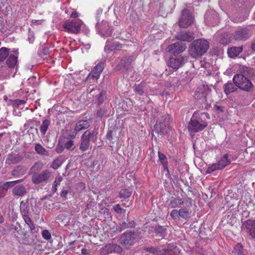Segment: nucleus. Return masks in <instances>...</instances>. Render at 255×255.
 Here are the masks:
<instances>
[{
  "label": "nucleus",
  "mask_w": 255,
  "mask_h": 255,
  "mask_svg": "<svg viewBox=\"0 0 255 255\" xmlns=\"http://www.w3.org/2000/svg\"><path fill=\"white\" fill-rule=\"evenodd\" d=\"M254 72L250 67H243L242 73L235 74L233 81L238 88L246 92H250L254 89V86L248 77L252 76Z\"/></svg>",
  "instance_id": "1"
},
{
  "label": "nucleus",
  "mask_w": 255,
  "mask_h": 255,
  "mask_svg": "<svg viewBox=\"0 0 255 255\" xmlns=\"http://www.w3.org/2000/svg\"><path fill=\"white\" fill-rule=\"evenodd\" d=\"M209 47V42L204 39H196L190 44L189 52L193 58H198L203 55Z\"/></svg>",
  "instance_id": "2"
},
{
  "label": "nucleus",
  "mask_w": 255,
  "mask_h": 255,
  "mask_svg": "<svg viewBox=\"0 0 255 255\" xmlns=\"http://www.w3.org/2000/svg\"><path fill=\"white\" fill-rule=\"evenodd\" d=\"M144 250L155 255H178L180 252L178 248L172 244L157 248H145Z\"/></svg>",
  "instance_id": "3"
},
{
  "label": "nucleus",
  "mask_w": 255,
  "mask_h": 255,
  "mask_svg": "<svg viewBox=\"0 0 255 255\" xmlns=\"http://www.w3.org/2000/svg\"><path fill=\"white\" fill-rule=\"evenodd\" d=\"M98 129L94 128L92 131L86 130L81 136V142L79 149L84 152L89 149L90 141L95 142L97 138Z\"/></svg>",
  "instance_id": "4"
},
{
  "label": "nucleus",
  "mask_w": 255,
  "mask_h": 255,
  "mask_svg": "<svg viewBox=\"0 0 255 255\" xmlns=\"http://www.w3.org/2000/svg\"><path fill=\"white\" fill-rule=\"evenodd\" d=\"M207 126L206 122L192 118L188 124V129L190 133H194L203 130Z\"/></svg>",
  "instance_id": "5"
},
{
  "label": "nucleus",
  "mask_w": 255,
  "mask_h": 255,
  "mask_svg": "<svg viewBox=\"0 0 255 255\" xmlns=\"http://www.w3.org/2000/svg\"><path fill=\"white\" fill-rule=\"evenodd\" d=\"M138 236L136 230L128 231L121 236L120 239V243L125 245L132 246Z\"/></svg>",
  "instance_id": "6"
},
{
  "label": "nucleus",
  "mask_w": 255,
  "mask_h": 255,
  "mask_svg": "<svg viewBox=\"0 0 255 255\" xmlns=\"http://www.w3.org/2000/svg\"><path fill=\"white\" fill-rule=\"evenodd\" d=\"M169 120L168 116L161 117V119L156 122L154 128L157 133L165 134L169 130Z\"/></svg>",
  "instance_id": "7"
},
{
  "label": "nucleus",
  "mask_w": 255,
  "mask_h": 255,
  "mask_svg": "<svg viewBox=\"0 0 255 255\" xmlns=\"http://www.w3.org/2000/svg\"><path fill=\"white\" fill-rule=\"evenodd\" d=\"M193 21L194 17L189 10L184 9L179 19V26L182 28L187 27L193 23Z\"/></svg>",
  "instance_id": "8"
},
{
  "label": "nucleus",
  "mask_w": 255,
  "mask_h": 255,
  "mask_svg": "<svg viewBox=\"0 0 255 255\" xmlns=\"http://www.w3.org/2000/svg\"><path fill=\"white\" fill-rule=\"evenodd\" d=\"M230 163V161L228 159V155L227 154H225L217 163L209 166L206 170V173H211L215 170H221L229 165Z\"/></svg>",
  "instance_id": "9"
},
{
  "label": "nucleus",
  "mask_w": 255,
  "mask_h": 255,
  "mask_svg": "<svg viewBox=\"0 0 255 255\" xmlns=\"http://www.w3.org/2000/svg\"><path fill=\"white\" fill-rule=\"evenodd\" d=\"M82 24V22L81 20L66 21L63 24V27L69 32L77 34L80 32Z\"/></svg>",
  "instance_id": "10"
},
{
  "label": "nucleus",
  "mask_w": 255,
  "mask_h": 255,
  "mask_svg": "<svg viewBox=\"0 0 255 255\" xmlns=\"http://www.w3.org/2000/svg\"><path fill=\"white\" fill-rule=\"evenodd\" d=\"M51 176L49 170H45L40 173H35L31 177L32 181L35 184H38L48 181Z\"/></svg>",
  "instance_id": "11"
},
{
  "label": "nucleus",
  "mask_w": 255,
  "mask_h": 255,
  "mask_svg": "<svg viewBox=\"0 0 255 255\" xmlns=\"http://www.w3.org/2000/svg\"><path fill=\"white\" fill-rule=\"evenodd\" d=\"M96 28L98 33L102 36L109 37L112 35V29L106 21L103 20L101 22L98 21L96 24Z\"/></svg>",
  "instance_id": "12"
},
{
  "label": "nucleus",
  "mask_w": 255,
  "mask_h": 255,
  "mask_svg": "<svg viewBox=\"0 0 255 255\" xmlns=\"http://www.w3.org/2000/svg\"><path fill=\"white\" fill-rule=\"evenodd\" d=\"M251 35L250 30L246 27L238 28L233 34V39L236 41L246 40Z\"/></svg>",
  "instance_id": "13"
},
{
  "label": "nucleus",
  "mask_w": 255,
  "mask_h": 255,
  "mask_svg": "<svg viewBox=\"0 0 255 255\" xmlns=\"http://www.w3.org/2000/svg\"><path fill=\"white\" fill-rule=\"evenodd\" d=\"M104 68V63L101 62L95 66L92 71L89 74L86 81L91 83V80L95 79L97 80L100 77L101 72Z\"/></svg>",
  "instance_id": "14"
},
{
  "label": "nucleus",
  "mask_w": 255,
  "mask_h": 255,
  "mask_svg": "<svg viewBox=\"0 0 255 255\" xmlns=\"http://www.w3.org/2000/svg\"><path fill=\"white\" fill-rule=\"evenodd\" d=\"M186 48V44L181 42H178L169 45L166 48V51L175 55L183 52Z\"/></svg>",
  "instance_id": "15"
},
{
  "label": "nucleus",
  "mask_w": 255,
  "mask_h": 255,
  "mask_svg": "<svg viewBox=\"0 0 255 255\" xmlns=\"http://www.w3.org/2000/svg\"><path fill=\"white\" fill-rule=\"evenodd\" d=\"M187 58L182 56L178 57H171L169 59L168 65L174 69H178L182 67L186 62Z\"/></svg>",
  "instance_id": "16"
},
{
  "label": "nucleus",
  "mask_w": 255,
  "mask_h": 255,
  "mask_svg": "<svg viewBox=\"0 0 255 255\" xmlns=\"http://www.w3.org/2000/svg\"><path fill=\"white\" fill-rule=\"evenodd\" d=\"M133 60L134 57L133 56L123 57L117 66V70L126 71L128 70Z\"/></svg>",
  "instance_id": "17"
},
{
  "label": "nucleus",
  "mask_w": 255,
  "mask_h": 255,
  "mask_svg": "<svg viewBox=\"0 0 255 255\" xmlns=\"http://www.w3.org/2000/svg\"><path fill=\"white\" fill-rule=\"evenodd\" d=\"M23 242L25 244L32 245L37 243V232L34 230L30 231L29 233H23Z\"/></svg>",
  "instance_id": "18"
},
{
  "label": "nucleus",
  "mask_w": 255,
  "mask_h": 255,
  "mask_svg": "<svg viewBox=\"0 0 255 255\" xmlns=\"http://www.w3.org/2000/svg\"><path fill=\"white\" fill-rule=\"evenodd\" d=\"M208 88L204 85L198 87L194 93V98L197 100L200 101L202 103L206 102V96L207 95Z\"/></svg>",
  "instance_id": "19"
},
{
  "label": "nucleus",
  "mask_w": 255,
  "mask_h": 255,
  "mask_svg": "<svg viewBox=\"0 0 255 255\" xmlns=\"http://www.w3.org/2000/svg\"><path fill=\"white\" fill-rule=\"evenodd\" d=\"M7 230L9 232L14 234V236L18 240L23 233L21 229L19 223L18 222L15 224H8L7 226Z\"/></svg>",
  "instance_id": "20"
},
{
  "label": "nucleus",
  "mask_w": 255,
  "mask_h": 255,
  "mask_svg": "<svg viewBox=\"0 0 255 255\" xmlns=\"http://www.w3.org/2000/svg\"><path fill=\"white\" fill-rule=\"evenodd\" d=\"M175 38L180 41L190 42L194 39L195 37L193 32L182 31L178 33L175 35Z\"/></svg>",
  "instance_id": "21"
},
{
  "label": "nucleus",
  "mask_w": 255,
  "mask_h": 255,
  "mask_svg": "<svg viewBox=\"0 0 255 255\" xmlns=\"http://www.w3.org/2000/svg\"><path fill=\"white\" fill-rule=\"evenodd\" d=\"M243 226L252 239L255 238V220H248Z\"/></svg>",
  "instance_id": "22"
},
{
  "label": "nucleus",
  "mask_w": 255,
  "mask_h": 255,
  "mask_svg": "<svg viewBox=\"0 0 255 255\" xmlns=\"http://www.w3.org/2000/svg\"><path fill=\"white\" fill-rule=\"evenodd\" d=\"M22 158V156L18 154L10 153L8 155L5 162L8 165L17 164L20 162Z\"/></svg>",
  "instance_id": "23"
},
{
  "label": "nucleus",
  "mask_w": 255,
  "mask_h": 255,
  "mask_svg": "<svg viewBox=\"0 0 255 255\" xmlns=\"http://www.w3.org/2000/svg\"><path fill=\"white\" fill-rule=\"evenodd\" d=\"M122 48V44L115 42L112 43L111 41L108 40L105 47V50L106 52L110 53L113 50H119Z\"/></svg>",
  "instance_id": "24"
},
{
  "label": "nucleus",
  "mask_w": 255,
  "mask_h": 255,
  "mask_svg": "<svg viewBox=\"0 0 255 255\" xmlns=\"http://www.w3.org/2000/svg\"><path fill=\"white\" fill-rule=\"evenodd\" d=\"M27 192L25 187L22 185L15 186L12 190L13 196L22 197L26 195Z\"/></svg>",
  "instance_id": "25"
},
{
  "label": "nucleus",
  "mask_w": 255,
  "mask_h": 255,
  "mask_svg": "<svg viewBox=\"0 0 255 255\" xmlns=\"http://www.w3.org/2000/svg\"><path fill=\"white\" fill-rule=\"evenodd\" d=\"M23 181V179H19L17 180L13 181H8V182H0V189L3 190L7 191L9 188L13 187L16 184L21 183Z\"/></svg>",
  "instance_id": "26"
},
{
  "label": "nucleus",
  "mask_w": 255,
  "mask_h": 255,
  "mask_svg": "<svg viewBox=\"0 0 255 255\" xmlns=\"http://www.w3.org/2000/svg\"><path fill=\"white\" fill-rule=\"evenodd\" d=\"M184 202L183 200L181 198H172L169 201L167 207L168 208L175 209L180 207L184 204Z\"/></svg>",
  "instance_id": "27"
},
{
  "label": "nucleus",
  "mask_w": 255,
  "mask_h": 255,
  "mask_svg": "<svg viewBox=\"0 0 255 255\" xmlns=\"http://www.w3.org/2000/svg\"><path fill=\"white\" fill-rule=\"evenodd\" d=\"M105 250L108 254L112 253L113 252L121 253L122 252L121 247L116 244H107L105 246Z\"/></svg>",
  "instance_id": "28"
},
{
  "label": "nucleus",
  "mask_w": 255,
  "mask_h": 255,
  "mask_svg": "<svg viewBox=\"0 0 255 255\" xmlns=\"http://www.w3.org/2000/svg\"><path fill=\"white\" fill-rule=\"evenodd\" d=\"M238 89V87L234 82L233 83L232 82H228L224 85V91L227 95L237 91Z\"/></svg>",
  "instance_id": "29"
},
{
  "label": "nucleus",
  "mask_w": 255,
  "mask_h": 255,
  "mask_svg": "<svg viewBox=\"0 0 255 255\" xmlns=\"http://www.w3.org/2000/svg\"><path fill=\"white\" fill-rule=\"evenodd\" d=\"M6 64L8 68H14L17 66V57L10 54L6 61Z\"/></svg>",
  "instance_id": "30"
},
{
  "label": "nucleus",
  "mask_w": 255,
  "mask_h": 255,
  "mask_svg": "<svg viewBox=\"0 0 255 255\" xmlns=\"http://www.w3.org/2000/svg\"><path fill=\"white\" fill-rule=\"evenodd\" d=\"M243 50L242 46L232 47L228 49V54L231 58L238 56Z\"/></svg>",
  "instance_id": "31"
},
{
  "label": "nucleus",
  "mask_w": 255,
  "mask_h": 255,
  "mask_svg": "<svg viewBox=\"0 0 255 255\" xmlns=\"http://www.w3.org/2000/svg\"><path fill=\"white\" fill-rule=\"evenodd\" d=\"M134 226L135 223L133 221H128L127 220V221H123L120 223L118 227L119 228V231L121 232L127 228L134 227Z\"/></svg>",
  "instance_id": "32"
},
{
  "label": "nucleus",
  "mask_w": 255,
  "mask_h": 255,
  "mask_svg": "<svg viewBox=\"0 0 255 255\" xmlns=\"http://www.w3.org/2000/svg\"><path fill=\"white\" fill-rule=\"evenodd\" d=\"M90 126V123L88 121H80L76 125L75 130L79 131L82 129H86Z\"/></svg>",
  "instance_id": "33"
},
{
  "label": "nucleus",
  "mask_w": 255,
  "mask_h": 255,
  "mask_svg": "<svg viewBox=\"0 0 255 255\" xmlns=\"http://www.w3.org/2000/svg\"><path fill=\"white\" fill-rule=\"evenodd\" d=\"M218 40L220 43L227 45L230 42V37L227 33L224 32L220 34Z\"/></svg>",
  "instance_id": "34"
},
{
  "label": "nucleus",
  "mask_w": 255,
  "mask_h": 255,
  "mask_svg": "<svg viewBox=\"0 0 255 255\" xmlns=\"http://www.w3.org/2000/svg\"><path fill=\"white\" fill-rule=\"evenodd\" d=\"M20 210L23 219L29 217L28 215L29 211L28 206L26 203H24L23 201L20 202Z\"/></svg>",
  "instance_id": "35"
},
{
  "label": "nucleus",
  "mask_w": 255,
  "mask_h": 255,
  "mask_svg": "<svg viewBox=\"0 0 255 255\" xmlns=\"http://www.w3.org/2000/svg\"><path fill=\"white\" fill-rule=\"evenodd\" d=\"M158 157H159V160L160 161L161 163H162L163 166V168H164V170L165 171H166L167 172V173H169V170L168 169V162H167V158L165 156V155L160 152H158Z\"/></svg>",
  "instance_id": "36"
},
{
  "label": "nucleus",
  "mask_w": 255,
  "mask_h": 255,
  "mask_svg": "<svg viewBox=\"0 0 255 255\" xmlns=\"http://www.w3.org/2000/svg\"><path fill=\"white\" fill-rule=\"evenodd\" d=\"M179 218H181L186 220H188L191 216V212L189 211L185 208H181L179 209Z\"/></svg>",
  "instance_id": "37"
},
{
  "label": "nucleus",
  "mask_w": 255,
  "mask_h": 255,
  "mask_svg": "<svg viewBox=\"0 0 255 255\" xmlns=\"http://www.w3.org/2000/svg\"><path fill=\"white\" fill-rule=\"evenodd\" d=\"M166 229L162 226L155 227L154 232L156 236L159 238H162L166 234Z\"/></svg>",
  "instance_id": "38"
},
{
  "label": "nucleus",
  "mask_w": 255,
  "mask_h": 255,
  "mask_svg": "<svg viewBox=\"0 0 255 255\" xmlns=\"http://www.w3.org/2000/svg\"><path fill=\"white\" fill-rule=\"evenodd\" d=\"M132 192L130 189H122L119 192V196L121 198H128L130 196Z\"/></svg>",
  "instance_id": "39"
},
{
  "label": "nucleus",
  "mask_w": 255,
  "mask_h": 255,
  "mask_svg": "<svg viewBox=\"0 0 255 255\" xmlns=\"http://www.w3.org/2000/svg\"><path fill=\"white\" fill-rule=\"evenodd\" d=\"M43 164L42 162H36L30 169V171L33 174L35 173H38V171H40L43 168Z\"/></svg>",
  "instance_id": "40"
},
{
  "label": "nucleus",
  "mask_w": 255,
  "mask_h": 255,
  "mask_svg": "<svg viewBox=\"0 0 255 255\" xmlns=\"http://www.w3.org/2000/svg\"><path fill=\"white\" fill-rule=\"evenodd\" d=\"M9 55V49L6 47L0 48V62L3 61Z\"/></svg>",
  "instance_id": "41"
},
{
  "label": "nucleus",
  "mask_w": 255,
  "mask_h": 255,
  "mask_svg": "<svg viewBox=\"0 0 255 255\" xmlns=\"http://www.w3.org/2000/svg\"><path fill=\"white\" fill-rule=\"evenodd\" d=\"M50 124V121L47 119L44 120L42 125L40 127V130L42 134H45Z\"/></svg>",
  "instance_id": "42"
},
{
  "label": "nucleus",
  "mask_w": 255,
  "mask_h": 255,
  "mask_svg": "<svg viewBox=\"0 0 255 255\" xmlns=\"http://www.w3.org/2000/svg\"><path fill=\"white\" fill-rule=\"evenodd\" d=\"M24 168L21 166H16L11 172V175L14 176L18 177L20 174H23Z\"/></svg>",
  "instance_id": "43"
},
{
  "label": "nucleus",
  "mask_w": 255,
  "mask_h": 255,
  "mask_svg": "<svg viewBox=\"0 0 255 255\" xmlns=\"http://www.w3.org/2000/svg\"><path fill=\"white\" fill-rule=\"evenodd\" d=\"M64 139V138H60L59 139V142L55 148L56 152L58 153H60L63 152L64 149L65 148L63 141Z\"/></svg>",
  "instance_id": "44"
},
{
  "label": "nucleus",
  "mask_w": 255,
  "mask_h": 255,
  "mask_svg": "<svg viewBox=\"0 0 255 255\" xmlns=\"http://www.w3.org/2000/svg\"><path fill=\"white\" fill-rule=\"evenodd\" d=\"M34 148L35 150L39 154L46 155L47 153L46 149L39 143L36 144Z\"/></svg>",
  "instance_id": "45"
},
{
  "label": "nucleus",
  "mask_w": 255,
  "mask_h": 255,
  "mask_svg": "<svg viewBox=\"0 0 255 255\" xmlns=\"http://www.w3.org/2000/svg\"><path fill=\"white\" fill-rule=\"evenodd\" d=\"M96 97H97L98 104L101 105L106 98V92L102 91Z\"/></svg>",
  "instance_id": "46"
},
{
  "label": "nucleus",
  "mask_w": 255,
  "mask_h": 255,
  "mask_svg": "<svg viewBox=\"0 0 255 255\" xmlns=\"http://www.w3.org/2000/svg\"><path fill=\"white\" fill-rule=\"evenodd\" d=\"M233 255H245L242 252V246L238 244L233 251Z\"/></svg>",
  "instance_id": "47"
},
{
  "label": "nucleus",
  "mask_w": 255,
  "mask_h": 255,
  "mask_svg": "<svg viewBox=\"0 0 255 255\" xmlns=\"http://www.w3.org/2000/svg\"><path fill=\"white\" fill-rule=\"evenodd\" d=\"M65 147L68 150H73L74 148V141L71 140H65V139L63 140Z\"/></svg>",
  "instance_id": "48"
},
{
  "label": "nucleus",
  "mask_w": 255,
  "mask_h": 255,
  "mask_svg": "<svg viewBox=\"0 0 255 255\" xmlns=\"http://www.w3.org/2000/svg\"><path fill=\"white\" fill-rule=\"evenodd\" d=\"M25 223L28 225L30 231L35 230V225L33 223V222L30 219L29 217H28L26 218L23 219Z\"/></svg>",
  "instance_id": "49"
},
{
  "label": "nucleus",
  "mask_w": 255,
  "mask_h": 255,
  "mask_svg": "<svg viewBox=\"0 0 255 255\" xmlns=\"http://www.w3.org/2000/svg\"><path fill=\"white\" fill-rule=\"evenodd\" d=\"M143 88V86L142 83H140L139 85H135L133 86L134 91L139 95H142L144 93Z\"/></svg>",
  "instance_id": "50"
},
{
  "label": "nucleus",
  "mask_w": 255,
  "mask_h": 255,
  "mask_svg": "<svg viewBox=\"0 0 255 255\" xmlns=\"http://www.w3.org/2000/svg\"><path fill=\"white\" fill-rule=\"evenodd\" d=\"M107 114V110L106 108H100L97 112V116L99 118H102Z\"/></svg>",
  "instance_id": "51"
},
{
  "label": "nucleus",
  "mask_w": 255,
  "mask_h": 255,
  "mask_svg": "<svg viewBox=\"0 0 255 255\" xmlns=\"http://www.w3.org/2000/svg\"><path fill=\"white\" fill-rule=\"evenodd\" d=\"M179 210H177V209H174L171 211L170 215L173 219H179Z\"/></svg>",
  "instance_id": "52"
},
{
  "label": "nucleus",
  "mask_w": 255,
  "mask_h": 255,
  "mask_svg": "<svg viewBox=\"0 0 255 255\" xmlns=\"http://www.w3.org/2000/svg\"><path fill=\"white\" fill-rule=\"evenodd\" d=\"M61 163L62 162L61 161V160L58 159H57L54 160L52 162L50 166L51 168L54 169H57L61 165Z\"/></svg>",
  "instance_id": "53"
},
{
  "label": "nucleus",
  "mask_w": 255,
  "mask_h": 255,
  "mask_svg": "<svg viewBox=\"0 0 255 255\" xmlns=\"http://www.w3.org/2000/svg\"><path fill=\"white\" fill-rule=\"evenodd\" d=\"M42 236L46 240H49L51 238V234L47 230H45L42 231Z\"/></svg>",
  "instance_id": "54"
},
{
  "label": "nucleus",
  "mask_w": 255,
  "mask_h": 255,
  "mask_svg": "<svg viewBox=\"0 0 255 255\" xmlns=\"http://www.w3.org/2000/svg\"><path fill=\"white\" fill-rule=\"evenodd\" d=\"M61 181V179L59 178H58V180L56 179L55 181L54 182V184L53 185L52 189V192L53 193H55L57 191V187L58 185L60 184Z\"/></svg>",
  "instance_id": "55"
},
{
  "label": "nucleus",
  "mask_w": 255,
  "mask_h": 255,
  "mask_svg": "<svg viewBox=\"0 0 255 255\" xmlns=\"http://www.w3.org/2000/svg\"><path fill=\"white\" fill-rule=\"evenodd\" d=\"M34 35L32 31H29L28 32V40L29 43H32L34 41Z\"/></svg>",
  "instance_id": "56"
},
{
  "label": "nucleus",
  "mask_w": 255,
  "mask_h": 255,
  "mask_svg": "<svg viewBox=\"0 0 255 255\" xmlns=\"http://www.w3.org/2000/svg\"><path fill=\"white\" fill-rule=\"evenodd\" d=\"M113 209L115 210V211L118 214L121 213L123 210L121 207V205L120 204H117L113 207Z\"/></svg>",
  "instance_id": "57"
},
{
  "label": "nucleus",
  "mask_w": 255,
  "mask_h": 255,
  "mask_svg": "<svg viewBox=\"0 0 255 255\" xmlns=\"http://www.w3.org/2000/svg\"><path fill=\"white\" fill-rule=\"evenodd\" d=\"M131 205V201H127L126 202H123L121 204V205L126 207H128Z\"/></svg>",
  "instance_id": "58"
},
{
  "label": "nucleus",
  "mask_w": 255,
  "mask_h": 255,
  "mask_svg": "<svg viewBox=\"0 0 255 255\" xmlns=\"http://www.w3.org/2000/svg\"><path fill=\"white\" fill-rule=\"evenodd\" d=\"M107 138L109 140H111L113 139V138H112V131L111 130H110L108 132L107 134Z\"/></svg>",
  "instance_id": "59"
},
{
  "label": "nucleus",
  "mask_w": 255,
  "mask_h": 255,
  "mask_svg": "<svg viewBox=\"0 0 255 255\" xmlns=\"http://www.w3.org/2000/svg\"><path fill=\"white\" fill-rule=\"evenodd\" d=\"M68 191L66 190H63L61 192L60 196L61 197L65 198L67 195Z\"/></svg>",
  "instance_id": "60"
},
{
  "label": "nucleus",
  "mask_w": 255,
  "mask_h": 255,
  "mask_svg": "<svg viewBox=\"0 0 255 255\" xmlns=\"http://www.w3.org/2000/svg\"><path fill=\"white\" fill-rule=\"evenodd\" d=\"M42 53L44 54V55H47L49 53V49L47 47H44L43 48H42Z\"/></svg>",
  "instance_id": "61"
},
{
  "label": "nucleus",
  "mask_w": 255,
  "mask_h": 255,
  "mask_svg": "<svg viewBox=\"0 0 255 255\" xmlns=\"http://www.w3.org/2000/svg\"><path fill=\"white\" fill-rule=\"evenodd\" d=\"M71 16L73 18H76L78 16V13L76 11H73L71 14Z\"/></svg>",
  "instance_id": "62"
},
{
  "label": "nucleus",
  "mask_w": 255,
  "mask_h": 255,
  "mask_svg": "<svg viewBox=\"0 0 255 255\" xmlns=\"http://www.w3.org/2000/svg\"><path fill=\"white\" fill-rule=\"evenodd\" d=\"M78 186L82 189H84L85 188V184L83 183H79Z\"/></svg>",
  "instance_id": "63"
},
{
  "label": "nucleus",
  "mask_w": 255,
  "mask_h": 255,
  "mask_svg": "<svg viewBox=\"0 0 255 255\" xmlns=\"http://www.w3.org/2000/svg\"><path fill=\"white\" fill-rule=\"evenodd\" d=\"M82 253L83 255H87L88 254V250L86 249H83L82 250Z\"/></svg>",
  "instance_id": "64"
}]
</instances>
